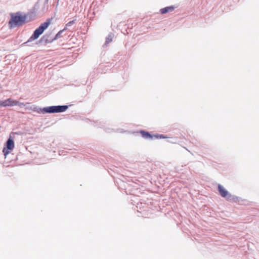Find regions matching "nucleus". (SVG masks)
Instances as JSON below:
<instances>
[{
    "label": "nucleus",
    "mask_w": 259,
    "mask_h": 259,
    "mask_svg": "<svg viewBox=\"0 0 259 259\" xmlns=\"http://www.w3.org/2000/svg\"><path fill=\"white\" fill-rule=\"evenodd\" d=\"M19 106L20 108H23L25 110H31L32 112L37 113H58L64 112L68 109L71 105H56L45 107L44 108L39 107L36 105H32L29 103L24 104L12 98H9L5 100L0 101V107H12Z\"/></svg>",
    "instance_id": "f257e3e1"
},
{
    "label": "nucleus",
    "mask_w": 259,
    "mask_h": 259,
    "mask_svg": "<svg viewBox=\"0 0 259 259\" xmlns=\"http://www.w3.org/2000/svg\"><path fill=\"white\" fill-rule=\"evenodd\" d=\"M26 21V16L22 15L20 12L11 14V19L9 22V26L11 28L20 27Z\"/></svg>",
    "instance_id": "f03ea898"
},
{
    "label": "nucleus",
    "mask_w": 259,
    "mask_h": 259,
    "mask_svg": "<svg viewBox=\"0 0 259 259\" xmlns=\"http://www.w3.org/2000/svg\"><path fill=\"white\" fill-rule=\"evenodd\" d=\"M51 23V19H48L46 22L41 24L33 32L32 35L29 37L27 41L23 43V45H26L37 39L39 36L42 34L45 30L47 29Z\"/></svg>",
    "instance_id": "7ed1b4c3"
},
{
    "label": "nucleus",
    "mask_w": 259,
    "mask_h": 259,
    "mask_svg": "<svg viewBox=\"0 0 259 259\" xmlns=\"http://www.w3.org/2000/svg\"><path fill=\"white\" fill-rule=\"evenodd\" d=\"M55 40L54 37H52L51 33H46L43 35L36 42L35 44L39 45L41 44L43 45H46L52 42Z\"/></svg>",
    "instance_id": "20e7f679"
},
{
    "label": "nucleus",
    "mask_w": 259,
    "mask_h": 259,
    "mask_svg": "<svg viewBox=\"0 0 259 259\" xmlns=\"http://www.w3.org/2000/svg\"><path fill=\"white\" fill-rule=\"evenodd\" d=\"M14 148V141L9 138L6 143V147H4L3 150V152L6 156L7 155L9 154L10 150H12Z\"/></svg>",
    "instance_id": "39448f33"
},
{
    "label": "nucleus",
    "mask_w": 259,
    "mask_h": 259,
    "mask_svg": "<svg viewBox=\"0 0 259 259\" xmlns=\"http://www.w3.org/2000/svg\"><path fill=\"white\" fill-rule=\"evenodd\" d=\"M36 10L35 7H33L30 11L27 13L26 15V19H28V21L33 20L36 16Z\"/></svg>",
    "instance_id": "423d86ee"
},
{
    "label": "nucleus",
    "mask_w": 259,
    "mask_h": 259,
    "mask_svg": "<svg viewBox=\"0 0 259 259\" xmlns=\"http://www.w3.org/2000/svg\"><path fill=\"white\" fill-rule=\"evenodd\" d=\"M176 8V7L174 6L166 7L165 8L161 9L160 10V12L161 14H165L168 12H172Z\"/></svg>",
    "instance_id": "0eeeda50"
},
{
    "label": "nucleus",
    "mask_w": 259,
    "mask_h": 259,
    "mask_svg": "<svg viewBox=\"0 0 259 259\" xmlns=\"http://www.w3.org/2000/svg\"><path fill=\"white\" fill-rule=\"evenodd\" d=\"M218 191L223 197H226L229 195L228 192L220 184L218 185Z\"/></svg>",
    "instance_id": "6e6552de"
},
{
    "label": "nucleus",
    "mask_w": 259,
    "mask_h": 259,
    "mask_svg": "<svg viewBox=\"0 0 259 259\" xmlns=\"http://www.w3.org/2000/svg\"><path fill=\"white\" fill-rule=\"evenodd\" d=\"M114 35V34L112 33H110L108 35V36L106 37V40L103 46V47L105 48L108 45V44H109L112 41Z\"/></svg>",
    "instance_id": "1a4fd4ad"
},
{
    "label": "nucleus",
    "mask_w": 259,
    "mask_h": 259,
    "mask_svg": "<svg viewBox=\"0 0 259 259\" xmlns=\"http://www.w3.org/2000/svg\"><path fill=\"white\" fill-rule=\"evenodd\" d=\"M140 133L141 134L142 137L145 139H152L153 138V136L147 132L140 131Z\"/></svg>",
    "instance_id": "9d476101"
},
{
    "label": "nucleus",
    "mask_w": 259,
    "mask_h": 259,
    "mask_svg": "<svg viewBox=\"0 0 259 259\" xmlns=\"http://www.w3.org/2000/svg\"><path fill=\"white\" fill-rule=\"evenodd\" d=\"M63 30H60L56 35L55 36H54V39L55 40H57V39L60 38V37H63Z\"/></svg>",
    "instance_id": "9b49d317"
},
{
    "label": "nucleus",
    "mask_w": 259,
    "mask_h": 259,
    "mask_svg": "<svg viewBox=\"0 0 259 259\" xmlns=\"http://www.w3.org/2000/svg\"><path fill=\"white\" fill-rule=\"evenodd\" d=\"M75 21L76 20H73L72 21H69L66 24V26L68 27L71 26L72 25L75 23Z\"/></svg>",
    "instance_id": "f8f14e48"
},
{
    "label": "nucleus",
    "mask_w": 259,
    "mask_h": 259,
    "mask_svg": "<svg viewBox=\"0 0 259 259\" xmlns=\"http://www.w3.org/2000/svg\"><path fill=\"white\" fill-rule=\"evenodd\" d=\"M155 137L157 138H167V137L163 136V135H155Z\"/></svg>",
    "instance_id": "ddd939ff"
},
{
    "label": "nucleus",
    "mask_w": 259,
    "mask_h": 259,
    "mask_svg": "<svg viewBox=\"0 0 259 259\" xmlns=\"http://www.w3.org/2000/svg\"><path fill=\"white\" fill-rule=\"evenodd\" d=\"M68 26H67L66 25H65V27L62 30H63V32L67 29Z\"/></svg>",
    "instance_id": "4468645a"
}]
</instances>
